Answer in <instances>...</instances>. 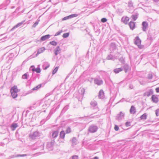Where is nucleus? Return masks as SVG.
<instances>
[{"mask_svg":"<svg viewBox=\"0 0 159 159\" xmlns=\"http://www.w3.org/2000/svg\"><path fill=\"white\" fill-rule=\"evenodd\" d=\"M152 93V92L150 91L149 92H147L144 94V96H147L148 97L150 96Z\"/></svg>","mask_w":159,"mask_h":159,"instance_id":"obj_33","label":"nucleus"},{"mask_svg":"<svg viewBox=\"0 0 159 159\" xmlns=\"http://www.w3.org/2000/svg\"><path fill=\"white\" fill-rule=\"evenodd\" d=\"M65 134H66L64 131L62 130L60 133L59 137L61 139H64L65 138Z\"/></svg>","mask_w":159,"mask_h":159,"instance_id":"obj_24","label":"nucleus"},{"mask_svg":"<svg viewBox=\"0 0 159 159\" xmlns=\"http://www.w3.org/2000/svg\"><path fill=\"white\" fill-rule=\"evenodd\" d=\"M129 19V18L127 16L123 17L121 18V21L125 24H127Z\"/></svg>","mask_w":159,"mask_h":159,"instance_id":"obj_15","label":"nucleus"},{"mask_svg":"<svg viewBox=\"0 0 159 159\" xmlns=\"http://www.w3.org/2000/svg\"><path fill=\"white\" fill-rule=\"evenodd\" d=\"M46 121H45V119H44L41 120V123L42 124H43Z\"/></svg>","mask_w":159,"mask_h":159,"instance_id":"obj_59","label":"nucleus"},{"mask_svg":"<svg viewBox=\"0 0 159 159\" xmlns=\"http://www.w3.org/2000/svg\"><path fill=\"white\" fill-rule=\"evenodd\" d=\"M69 108V106L68 105L65 106L61 111V113H64Z\"/></svg>","mask_w":159,"mask_h":159,"instance_id":"obj_31","label":"nucleus"},{"mask_svg":"<svg viewBox=\"0 0 159 159\" xmlns=\"http://www.w3.org/2000/svg\"><path fill=\"white\" fill-rule=\"evenodd\" d=\"M61 49L60 48L59 46H57L54 50V53L56 56L59 54L61 52Z\"/></svg>","mask_w":159,"mask_h":159,"instance_id":"obj_14","label":"nucleus"},{"mask_svg":"<svg viewBox=\"0 0 159 159\" xmlns=\"http://www.w3.org/2000/svg\"><path fill=\"white\" fill-rule=\"evenodd\" d=\"M69 33H64L63 34L62 37L64 38H66L69 36Z\"/></svg>","mask_w":159,"mask_h":159,"instance_id":"obj_42","label":"nucleus"},{"mask_svg":"<svg viewBox=\"0 0 159 159\" xmlns=\"http://www.w3.org/2000/svg\"><path fill=\"white\" fill-rule=\"evenodd\" d=\"M136 112L135 107L134 106H132L130 109V112L131 114H134Z\"/></svg>","mask_w":159,"mask_h":159,"instance_id":"obj_26","label":"nucleus"},{"mask_svg":"<svg viewBox=\"0 0 159 159\" xmlns=\"http://www.w3.org/2000/svg\"><path fill=\"white\" fill-rule=\"evenodd\" d=\"M128 6L129 7H131L133 6V3L131 0H129L128 2Z\"/></svg>","mask_w":159,"mask_h":159,"instance_id":"obj_41","label":"nucleus"},{"mask_svg":"<svg viewBox=\"0 0 159 159\" xmlns=\"http://www.w3.org/2000/svg\"><path fill=\"white\" fill-rule=\"evenodd\" d=\"M99 31H100V29H97L96 31H95L96 33L98 32L99 34Z\"/></svg>","mask_w":159,"mask_h":159,"instance_id":"obj_63","label":"nucleus"},{"mask_svg":"<svg viewBox=\"0 0 159 159\" xmlns=\"http://www.w3.org/2000/svg\"><path fill=\"white\" fill-rule=\"evenodd\" d=\"M125 125L126 127H128L130 125V122H126Z\"/></svg>","mask_w":159,"mask_h":159,"instance_id":"obj_52","label":"nucleus"},{"mask_svg":"<svg viewBox=\"0 0 159 159\" xmlns=\"http://www.w3.org/2000/svg\"><path fill=\"white\" fill-rule=\"evenodd\" d=\"M134 42L135 44L137 45L139 48H141L140 44L141 43V40L139 38V36H137L134 39Z\"/></svg>","mask_w":159,"mask_h":159,"instance_id":"obj_7","label":"nucleus"},{"mask_svg":"<svg viewBox=\"0 0 159 159\" xmlns=\"http://www.w3.org/2000/svg\"><path fill=\"white\" fill-rule=\"evenodd\" d=\"M44 146L43 143L38 142L34 143L32 147V148L34 150L38 149H40L43 150V149Z\"/></svg>","mask_w":159,"mask_h":159,"instance_id":"obj_1","label":"nucleus"},{"mask_svg":"<svg viewBox=\"0 0 159 159\" xmlns=\"http://www.w3.org/2000/svg\"><path fill=\"white\" fill-rule=\"evenodd\" d=\"M1 128L2 129L4 130L5 132L7 129V126L5 125L1 126Z\"/></svg>","mask_w":159,"mask_h":159,"instance_id":"obj_45","label":"nucleus"},{"mask_svg":"<svg viewBox=\"0 0 159 159\" xmlns=\"http://www.w3.org/2000/svg\"><path fill=\"white\" fill-rule=\"evenodd\" d=\"M51 117V115L50 114H49L48 116L45 119V121H47V120H48L49 119H50V118Z\"/></svg>","mask_w":159,"mask_h":159,"instance_id":"obj_54","label":"nucleus"},{"mask_svg":"<svg viewBox=\"0 0 159 159\" xmlns=\"http://www.w3.org/2000/svg\"><path fill=\"white\" fill-rule=\"evenodd\" d=\"M39 65L38 66V67L36 68L35 69V71L37 73H39L41 72V70L40 67L39 66Z\"/></svg>","mask_w":159,"mask_h":159,"instance_id":"obj_35","label":"nucleus"},{"mask_svg":"<svg viewBox=\"0 0 159 159\" xmlns=\"http://www.w3.org/2000/svg\"><path fill=\"white\" fill-rule=\"evenodd\" d=\"M117 10L120 13H121L123 12V11H122V10L121 9H118Z\"/></svg>","mask_w":159,"mask_h":159,"instance_id":"obj_62","label":"nucleus"},{"mask_svg":"<svg viewBox=\"0 0 159 159\" xmlns=\"http://www.w3.org/2000/svg\"><path fill=\"white\" fill-rule=\"evenodd\" d=\"M98 127L95 125H92L89 127L88 130L91 133H94L97 132Z\"/></svg>","mask_w":159,"mask_h":159,"instance_id":"obj_4","label":"nucleus"},{"mask_svg":"<svg viewBox=\"0 0 159 159\" xmlns=\"http://www.w3.org/2000/svg\"><path fill=\"white\" fill-rule=\"evenodd\" d=\"M20 90H10L11 96L12 98H15L17 97V93L19 92Z\"/></svg>","mask_w":159,"mask_h":159,"instance_id":"obj_11","label":"nucleus"},{"mask_svg":"<svg viewBox=\"0 0 159 159\" xmlns=\"http://www.w3.org/2000/svg\"><path fill=\"white\" fill-rule=\"evenodd\" d=\"M98 97L99 98L101 99H103L104 98V93L103 90H100Z\"/></svg>","mask_w":159,"mask_h":159,"instance_id":"obj_19","label":"nucleus"},{"mask_svg":"<svg viewBox=\"0 0 159 159\" xmlns=\"http://www.w3.org/2000/svg\"><path fill=\"white\" fill-rule=\"evenodd\" d=\"M90 104L93 109L96 110L97 111L99 110L97 106V103L96 101L94 100L92 101L90 103Z\"/></svg>","mask_w":159,"mask_h":159,"instance_id":"obj_5","label":"nucleus"},{"mask_svg":"<svg viewBox=\"0 0 159 159\" xmlns=\"http://www.w3.org/2000/svg\"><path fill=\"white\" fill-rule=\"evenodd\" d=\"M122 70L123 69L122 68H118L115 69L114 70V71L115 73L117 74L119 72L122 71Z\"/></svg>","mask_w":159,"mask_h":159,"instance_id":"obj_28","label":"nucleus"},{"mask_svg":"<svg viewBox=\"0 0 159 159\" xmlns=\"http://www.w3.org/2000/svg\"><path fill=\"white\" fill-rule=\"evenodd\" d=\"M10 89H17V86L16 85H14V86L12 87Z\"/></svg>","mask_w":159,"mask_h":159,"instance_id":"obj_55","label":"nucleus"},{"mask_svg":"<svg viewBox=\"0 0 159 159\" xmlns=\"http://www.w3.org/2000/svg\"><path fill=\"white\" fill-rule=\"evenodd\" d=\"M62 32V30H61V31H59L58 32H57L55 35V36H57V35H59L60 34H61V33Z\"/></svg>","mask_w":159,"mask_h":159,"instance_id":"obj_50","label":"nucleus"},{"mask_svg":"<svg viewBox=\"0 0 159 159\" xmlns=\"http://www.w3.org/2000/svg\"><path fill=\"white\" fill-rule=\"evenodd\" d=\"M26 156V155L23 154V155H20V154H17V156L19 157H24Z\"/></svg>","mask_w":159,"mask_h":159,"instance_id":"obj_58","label":"nucleus"},{"mask_svg":"<svg viewBox=\"0 0 159 159\" xmlns=\"http://www.w3.org/2000/svg\"><path fill=\"white\" fill-rule=\"evenodd\" d=\"M124 113L122 111H120V113L118 114L116 116V120L119 121L121 120L124 117Z\"/></svg>","mask_w":159,"mask_h":159,"instance_id":"obj_12","label":"nucleus"},{"mask_svg":"<svg viewBox=\"0 0 159 159\" xmlns=\"http://www.w3.org/2000/svg\"><path fill=\"white\" fill-rule=\"evenodd\" d=\"M25 22V20H24L20 23H18L15 26L13 27L11 29V30H13L15 28L21 26L22 24H23Z\"/></svg>","mask_w":159,"mask_h":159,"instance_id":"obj_23","label":"nucleus"},{"mask_svg":"<svg viewBox=\"0 0 159 159\" xmlns=\"http://www.w3.org/2000/svg\"><path fill=\"white\" fill-rule=\"evenodd\" d=\"M107 21V19L105 18H102L101 20V21L102 23H105Z\"/></svg>","mask_w":159,"mask_h":159,"instance_id":"obj_49","label":"nucleus"},{"mask_svg":"<svg viewBox=\"0 0 159 159\" xmlns=\"http://www.w3.org/2000/svg\"><path fill=\"white\" fill-rule=\"evenodd\" d=\"M58 67H56L54 70H53L52 71V74L53 75L55 74L57 72V71L58 70Z\"/></svg>","mask_w":159,"mask_h":159,"instance_id":"obj_46","label":"nucleus"},{"mask_svg":"<svg viewBox=\"0 0 159 159\" xmlns=\"http://www.w3.org/2000/svg\"><path fill=\"white\" fill-rule=\"evenodd\" d=\"M51 36L49 34H47L45 35H44L42 36L40 38V40L42 41H44L45 40H46L49 39Z\"/></svg>","mask_w":159,"mask_h":159,"instance_id":"obj_21","label":"nucleus"},{"mask_svg":"<svg viewBox=\"0 0 159 159\" xmlns=\"http://www.w3.org/2000/svg\"><path fill=\"white\" fill-rule=\"evenodd\" d=\"M28 74L27 73H25L23 75L22 77V78L23 79H27Z\"/></svg>","mask_w":159,"mask_h":159,"instance_id":"obj_39","label":"nucleus"},{"mask_svg":"<svg viewBox=\"0 0 159 159\" xmlns=\"http://www.w3.org/2000/svg\"><path fill=\"white\" fill-rule=\"evenodd\" d=\"M114 129H115V130H116V131H117L119 129V127L118 125H115V127H114Z\"/></svg>","mask_w":159,"mask_h":159,"instance_id":"obj_53","label":"nucleus"},{"mask_svg":"<svg viewBox=\"0 0 159 159\" xmlns=\"http://www.w3.org/2000/svg\"><path fill=\"white\" fill-rule=\"evenodd\" d=\"M119 61L121 62V63L122 64H124L125 63V60L122 57H120L119 59Z\"/></svg>","mask_w":159,"mask_h":159,"instance_id":"obj_47","label":"nucleus"},{"mask_svg":"<svg viewBox=\"0 0 159 159\" xmlns=\"http://www.w3.org/2000/svg\"><path fill=\"white\" fill-rule=\"evenodd\" d=\"M78 16V15L76 14H72L68 16H66L62 19V20H66L70 19L74 17H76Z\"/></svg>","mask_w":159,"mask_h":159,"instance_id":"obj_9","label":"nucleus"},{"mask_svg":"<svg viewBox=\"0 0 159 159\" xmlns=\"http://www.w3.org/2000/svg\"><path fill=\"white\" fill-rule=\"evenodd\" d=\"M119 57V53H117L116 55L114 56L110 54H109L107 57V59L108 60H111L114 61L115 59H117L118 57Z\"/></svg>","mask_w":159,"mask_h":159,"instance_id":"obj_3","label":"nucleus"},{"mask_svg":"<svg viewBox=\"0 0 159 159\" xmlns=\"http://www.w3.org/2000/svg\"><path fill=\"white\" fill-rule=\"evenodd\" d=\"M85 92V90H78L75 93L74 96L76 98H82Z\"/></svg>","mask_w":159,"mask_h":159,"instance_id":"obj_2","label":"nucleus"},{"mask_svg":"<svg viewBox=\"0 0 159 159\" xmlns=\"http://www.w3.org/2000/svg\"><path fill=\"white\" fill-rule=\"evenodd\" d=\"M18 126V125L16 123H13L11 125V129L12 131H14L16 129V128Z\"/></svg>","mask_w":159,"mask_h":159,"instance_id":"obj_27","label":"nucleus"},{"mask_svg":"<svg viewBox=\"0 0 159 159\" xmlns=\"http://www.w3.org/2000/svg\"><path fill=\"white\" fill-rule=\"evenodd\" d=\"M59 133L58 130L54 131L52 132V136L53 138H55L58 136Z\"/></svg>","mask_w":159,"mask_h":159,"instance_id":"obj_22","label":"nucleus"},{"mask_svg":"<svg viewBox=\"0 0 159 159\" xmlns=\"http://www.w3.org/2000/svg\"><path fill=\"white\" fill-rule=\"evenodd\" d=\"M156 114L157 116H159V109L156 110Z\"/></svg>","mask_w":159,"mask_h":159,"instance_id":"obj_51","label":"nucleus"},{"mask_svg":"<svg viewBox=\"0 0 159 159\" xmlns=\"http://www.w3.org/2000/svg\"><path fill=\"white\" fill-rule=\"evenodd\" d=\"M63 84H61V85H60L59 86H57L54 89H60L61 87L62 86V85H63Z\"/></svg>","mask_w":159,"mask_h":159,"instance_id":"obj_56","label":"nucleus"},{"mask_svg":"<svg viewBox=\"0 0 159 159\" xmlns=\"http://www.w3.org/2000/svg\"><path fill=\"white\" fill-rule=\"evenodd\" d=\"M46 65L47 66L44 68V69L45 70L47 69V68H48L50 66L48 62H46L44 63V65H43V67L44 65Z\"/></svg>","mask_w":159,"mask_h":159,"instance_id":"obj_36","label":"nucleus"},{"mask_svg":"<svg viewBox=\"0 0 159 159\" xmlns=\"http://www.w3.org/2000/svg\"><path fill=\"white\" fill-rule=\"evenodd\" d=\"M42 84H40L38 85V86H36V87H34L33 88L31 89H39L41 87Z\"/></svg>","mask_w":159,"mask_h":159,"instance_id":"obj_43","label":"nucleus"},{"mask_svg":"<svg viewBox=\"0 0 159 159\" xmlns=\"http://www.w3.org/2000/svg\"><path fill=\"white\" fill-rule=\"evenodd\" d=\"M36 68L34 66H32L30 68V70L32 71L33 72H34L35 71V69Z\"/></svg>","mask_w":159,"mask_h":159,"instance_id":"obj_44","label":"nucleus"},{"mask_svg":"<svg viewBox=\"0 0 159 159\" xmlns=\"http://www.w3.org/2000/svg\"><path fill=\"white\" fill-rule=\"evenodd\" d=\"M94 82L95 84L98 85H100L103 84V81L101 79L98 78H94Z\"/></svg>","mask_w":159,"mask_h":159,"instance_id":"obj_10","label":"nucleus"},{"mask_svg":"<svg viewBox=\"0 0 159 159\" xmlns=\"http://www.w3.org/2000/svg\"><path fill=\"white\" fill-rule=\"evenodd\" d=\"M123 68L125 72H127L129 70V66L127 64H125L123 66Z\"/></svg>","mask_w":159,"mask_h":159,"instance_id":"obj_29","label":"nucleus"},{"mask_svg":"<svg viewBox=\"0 0 159 159\" xmlns=\"http://www.w3.org/2000/svg\"><path fill=\"white\" fill-rule=\"evenodd\" d=\"M49 44L53 46H56L57 45V43L55 41H52L49 42Z\"/></svg>","mask_w":159,"mask_h":159,"instance_id":"obj_34","label":"nucleus"},{"mask_svg":"<svg viewBox=\"0 0 159 159\" xmlns=\"http://www.w3.org/2000/svg\"><path fill=\"white\" fill-rule=\"evenodd\" d=\"M66 133L69 134L71 132V129L70 127H68L66 131Z\"/></svg>","mask_w":159,"mask_h":159,"instance_id":"obj_38","label":"nucleus"},{"mask_svg":"<svg viewBox=\"0 0 159 159\" xmlns=\"http://www.w3.org/2000/svg\"><path fill=\"white\" fill-rule=\"evenodd\" d=\"M147 118V114L146 113H144L142 115H141L140 117V118L141 120H146V119Z\"/></svg>","mask_w":159,"mask_h":159,"instance_id":"obj_30","label":"nucleus"},{"mask_svg":"<svg viewBox=\"0 0 159 159\" xmlns=\"http://www.w3.org/2000/svg\"><path fill=\"white\" fill-rule=\"evenodd\" d=\"M129 27L132 30H134L135 28V23L132 21H131L129 24Z\"/></svg>","mask_w":159,"mask_h":159,"instance_id":"obj_20","label":"nucleus"},{"mask_svg":"<svg viewBox=\"0 0 159 159\" xmlns=\"http://www.w3.org/2000/svg\"><path fill=\"white\" fill-rule=\"evenodd\" d=\"M45 49V48L44 47H42L38 49L36 55V57L38 56L39 54L43 52Z\"/></svg>","mask_w":159,"mask_h":159,"instance_id":"obj_16","label":"nucleus"},{"mask_svg":"<svg viewBox=\"0 0 159 159\" xmlns=\"http://www.w3.org/2000/svg\"><path fill=\"white\" fill-rule=\"evenodd\" d=\"M94 159H98V158L97 157H94Z\"/></svg>","mask_w":159,"mask_h":159,"instance_id":"obj_64","label":"nucleus"},{"mask_svg":"<svg viewBox=\"0 0 159 159\" xmlns=\"http://www.w3.org/2000/svg\"><path fill=\"white\" fill-rule=\"evenodd\" d=\"M139 14L137 13L135 14H134L132 15L131 16V19L135 21L138 18Z\"/></svg>","mask_w":159,"mask_h":159,"instance_id":"obj_17","label":"nucleus"},{"mask_svg":"<svg viewBox=\"0 0 159 159\" xmlns=\"http://www.w3.org/2000/svg\"><path fill=\"white\" fill-rule=\"evenodd\" d=\"M39 135V132L37 131H35L31 134H30L29 135L30 137L33 139H34L37 137Z\"/></svg>","mask_w":159,"mask_h":159,"instance_id":"obj_13","label":"nucleus"},{"mask_svg":"<svg viewBox=\"0 0 159 159\" xmlns=\"http://www.w3.org/2000/svg\"><path fill=\"white\" fill-rule=\"evenodd\" d=\"M70 141L72 143V146L76 145L78 143L77 140L75 137H73Z\"/></svg>","mask_w":159,"mask_h":159,"instance_id":"obj_18","label":"nucleus"},{"mask_svg":"<svg viewBox=\"0 0 159 159\" xmlns=\"http://www.w3.org/2000/svg\"><path fill=\"white\" fill-rule=\"evenodd\" d=\"M18 157L17 156V155H12L11 156H10V158H14V157Z\"/></svg>","mask_w":159,"mask_h":159,"instance_id":"obj_57","label":"nucleus"},{"mask_svg":"<svg viewBox=\"0 0 159 159\" xmlns=\"http://www.w3.org/2000/svg\"><path fill=\"white\" fill-rule=\"evenodd\" d=\"M5 145V144L3 143H0V146H3Z\"/></svg>","mask_w":159,"mask_h":159,"instance_id":"obj_61","label":"nucleus"},{"mask_svg":"<svg viewBox=\"0 0 159 159\" xmlns=\"http://www.w3.org/2000/svg\"><path fill=\"white\" fill-rule=\"evenodd\" d=\"M125 100V99L124 98H122L118 102H124Z\"/></svg>","mask_w":159,"mask_h":159,"instance_id":"obj_60","label":"nucleus"},{"mask_svg":"<svg viewBox=\"0 0 159 159\" xmlns=\"http://www.w3.org/2000/svg\"><path fill=\"white\" fill-rule=\"evenodd\" d=\"M148 39L150 40H152V35L150 34V33L149 32L148 35Z\"/></svg>","mask_w":159,"mask_h":159,"instance_id":"obj_37","label":"nucleus"},{"mask_svg":"<svg viewBox=\"0 0 159 159\" xmlns=\"http://www.w3.org/2000/svg\"><path fill=\"white\" fill-rule=\"evenodd\" d=\"M111 47L114 50L116 48V45L115 43H111Z\"/></svg>","mask_w":159,"mask_h":159,"instance_id":"obj_32","label":"nucleus"},{"mask_svg":"<svg viewBox=\"0 0 159 159\" xmlns=\"http://www.w3.org/2000/svg\"><path fill=\"white\" fill-rule=\"evenodd\" d=\"M142 30L146 32L148 27V23L147 21H144L142 23Z\"/></svg>","mask_w":159,"mask_h":159,"instance_id":"obj_8","label":"nucleus"},{"mask_svg":"<svg viewBox=\"0 0 159 159\" xmlns=\"http://www.w3.org/2000/svg\"><path fill=\"white\" fill-rule=\"evenodd\" d=\"M39 21L40 20H37L33 25L32 27L33 28H35L38 24L39 22Z\"/></svg>","mask_w":159,"mask_h":159,"instance_id":"obj_40","label":"nucleus"},{"mask_svg":"<svg viewBox=\"0 0 159 159\" xmlns=\"http://www.w3.org/2000/svg\"><path fill=\"white\" fill-rule=\"evenodd\" d=\"M152 73H149L148 75V78L149 79H152Z\"/></svg>","mask_w":159,"mask_h":159,"instance_id":"obj_48","label":"nucleus"},{"mask_svg":"<svg viewBox=\"0 0 159 159\" xmlns=\"http://www.w3.org/2000/svg\"><path fill=\"white\" fill-rule=\"evenodd\" d=\"M152 99L153 102L157 103L158 101V99L157 97L154 95H152Z\"/></svg>","mask_w":159,"mask_h":159,"instance_id":"obj_25","label":"nucleus"},{"mask_svg":"<svg viewBox=\"0 0 159 159\" xmlns=\"http://www.w3.org/2000/svg\"><path fill=\"white\" fill-rule=\"evenodd\" d=\"M54 143V141L53 140L48 142L47 145V148L50 150H52Z\"/></svg>","mask_w":159,"mask_h":159,"instance_id":"obj_6","label":"nucleus"}]
</instances>
